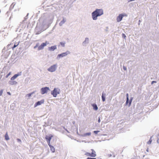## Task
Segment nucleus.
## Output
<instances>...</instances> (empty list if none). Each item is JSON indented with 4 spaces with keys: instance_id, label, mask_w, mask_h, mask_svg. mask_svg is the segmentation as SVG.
<instances>
[{
    "instance_id": "nucleus-7",
    "label": "nucleus",
    "mask_w": 159,
    "mask_h": 159,
    "mask_svg": "<svg viewBox=\"0 0 159 159\" xmlns=\"http://www.w3.org/2000/svg\"><path fill=\"white\" fill-rule=\"evenodd\" d=\"M127 15L125 14H120L117 17L116 20L117 22L120 21L122 19L123 17L124 16H127Z\"/></svg>"
},
{
    "instance_id": "nucleus-34",
    "label": "nucleus",
    "mask_w": 159,
    "mask_h": 159,
    "mask_svg": "<svg viewBox=\"0 0 159 159\" xmlns=\"http://www.w3.org/2000/svg\"><path fill=\"white\" fill-rule=\"evenodd\" d=\"M7 93L8 95H11V93H10L9 92H7Z\"/></svg>"
},
{
    "instance_id": "nucleus-33",
    "label": "nucleus",
    "mask_w": 159,
    "mask_h": 159,
    "mask_svg": "<svg viewBox=\"0 0 159 159\" xmlns=\"http://www.w3.org/2000/svg\"><path fill=\"white\" fill-rule=\"evenodd\" d=\"M98 132V131H94V133H95V134H97Z\"/></svg>"
},
{
    "instance_id": "nucleus-15",
    "label": "nucleus",
    "mask_w": 159,
    "mask_h": 159,
    "mask_svg": "<svg viewBox=\"0 0 159 159\" xmlns=\"http://www.w3.org/2000/svg\"><path fill=\"white\" fill-rule=\"evenodd\" d=\"M66 21V20L65 19L63 18L62 20H61L60 22L59 23V25L60 26H62L63 24Z\"/></svg>"
},
{
    "instance_id": "nucleus-36",
    "label": "nucleus",
    "mask_w": 159,
    "mask_h": 159,
    "mask_svg": "<svg viewBox=\"0 0 159 159\" xmlns=\"http://www.w3.org/2000/svg\"><path fill=\"white\" fill-rule=\"evenodd\" d=\"M128 2H131L132 1H134V0H128Z\"/></svg>"
},
{
    "instance_id": "nucleus-30",
    "label": "nucleus",
    "mask_w": 159,
    "mask_h": 159,
    "mask_svg": "<svg viewBox=\"0 0 159 159\" xmlns=\"http://www.w3.org/2000/svg\"><path fill=\"white\" fill-rule=\"evenodd\" d=\"M123 69L125 70H126V67L125 66H123Z\"/></svg>"
},
{
    "instance_id": "nucleus-6",
    "label": "nucleus",
    "mask_w": 159,
    "mask_h": 159,
    "mask_svg": "<svg viewBox=\"0 0 159 159\" xmlns=\"http://www.w3.org/2000/svg\"><path fill=\"white\" fill-rule=\"evenodd\" d=\"M57 68V66L56 65H54L51 66L48 69V70L51 72H53L55 71Z\"/></svg>"
},
{
    "instance_id": "nucleus-4",
    "label": "nucleus",
    "mask_w": 159,
    "mask_h": 159,
    "mask_svg": "<svg viewBox=\"0 0 159 159\" xmlns=\"http://www.w3.org/2000/svg\"><path fill=\"white\" fill-rule=\"evenodd\" d=\"M92 152L90 153L88 152H86L84 155L87 156H90L93 157H95L96 156L95 151L93 149H91Z\"/></svg>"
},
{
    "instance_id": "nucleus-16",
    "label": "nucleus",
    "mask_w": 159,
    "mask_h": 159,
    "mask_svg": "<svg viewBox=\"0 0 159 159\" xmlns=\"http://www.w3.org/2000/svg\"><path fill=\"white\" fill-rule=\"evenodd\" d=\"M5 139L6 140H8L9 139V138L8 134L7 132H6L5 135Z\"/></svg>"
},
{
    "instance_id": "nucleus-32",
    "label": "nucleus",
    "mask_w": 159,
    "mask_h": 159,
    "mask_svg": "<svg viewBox=\"0 0 159 159\" xmlns=\"http://www.w3.org/2000/svg\"><path fill=\"white\" fill-rule=\"evenodd\" d=\"M156 82L155 81H153L152 82V84H153V83H156Z\"/></svg>"
},
{
    "instance_id": "nucleus-8",
    "label": "nucleus",
    "mask_w": 159,
    "mask_h": 159,
    "mask_svg": "<svg viewBox=\"0 0 159 159\" xmlns=\"http://www.w3.org/2000/svg\"><path fill=\"white\" fill-rule=\"evenodd\" d=\"M70 52L69 51H67L65 52H63L61 54H58L57 55V57L59 58L62 57L66 56L67 55L70 54Z\"/></svg>"
},
{
    "instance_id": "nucleus-19",
    "label": "nucleus",
    "mask_w": 159,
    "mask_h": 159,
    "mask_svg": "<svg viewBox=\"0 0 159 159\" xmlns=\"http://www.w3.org/2000/svg\"><path fill=\"white\" fill-rule=\"evenodd\" d=\"M127 98H126V104H127L128 103V102L129 101V94L128 93H127L126 95Z\"/></svg>"
},
{
    "instance_id": "nucleus-17",
    "label": "nucleus",
    "mask_w": 159,
    "mask_h": 159,
    "mask_svg": "<svg viewBox=\"0 0 159 159\" xmlns=\"http://www.w3.org/2000/svg\"><path fill=\"white\" fill-rule=\"evenodd\" d=\"M34 93V92L30 93L26 95V97L30 98L31 96Z\"/></svg>"
},
{
    "instance_id": "nucleus-5",
    "label": "nucleus",
    "mask_w": 159,
    "mask_h": 159,
    "mask_svg": "<svg viewBox=\"0 0 159 159\" xmlns=\"http://www.w3.org/2000/svg\"><path fill=\"white\" fill-rule=\"evenodd\" d=\"M49 43L47 41H46L45 43H42L40 46L38 47V50H41L43 49L44 47L46 46L47 44H48Z\"/></svg>"
},
{
    "instance_id": "nucleus-11",
    "label": "nucleus",
    "mask_w": 159,
    "mask_h": 159,
    "mask_svg": "<svg viewBox=\"0 0 159 159\" xmlns=\"http://www.w3.org/2000/svg\"><path fill=\"white\" fill-rule=\"evenodd\" d=\"M44 101L43 100H42L40 101H38L36 102L34 105V107H36L42 104L43 103Z\"/></svg>"
},
{
    "instance_id": "nucleus-22",
    "label": "nucleus",
    "mask_w": 159,
    "mask_h": 159,
    "mask_svg": "<svg viewBox=\"0 0 159 159\" xmlns=\"http://www.w3.org/2000/svg\"><path fill=\"white\" fill-rule=\"evenodd\" d=\"M113 156V157H115V155L113 154V153H112V155L111 154H108V156L109 157H111V156Z\"/></svg>"
},
{
    "instance_id": "nucleus-23",
    "label": "nucleus",
    "mask_w": 159,
    "mask_h": 159,
    "mask_svg": "<svg viewBox=\"0 0 159 159\" xmlns=\"http://www.w3.org/2000/svg\"><path fill=\"white\" fill-rule=\"evenodd\" d=\"M152 141V140L151 139V138L149 141L147 143L148 144H150L151 143Z\"/></svg>"
},
{
    "instance_id": "nucleus-26",
    "label": "nucleus",
    "mask_w": 159,
    "mask_h": 159,
    "mask_svg": "<svg viewBox=\"0 0 159 159\" xmlns=\"http://www.w3.org/2000/svg\"><path fill=\"white\" fill-rule=\"evenodd\" d=\"M132 98L130 99V101H129V106H130L131 104V103L132 102Z\"/></svg>"
},
{
    "instance_id": "nucleus-14",
    "label": "nucleus",
    "mask_w": 159,
    "mask_h": 159,
    "mask_svg": "<svg viewBox=\"0 0 159 159\" xmlns=\"http://www.w3.org/2000/svg\"><path fill=\"white\" fill-rule=\"evenodd\" d=\"M94 110H97L98 109V107L96 104H93L92 105Z\"/></svg>"
},
{
    "instance_id": "nucleus-21",
    "label": "nucleus",
    "mask_w": 159,
    "mask_h": 159,
    "mask_svg": "<svg viewBox=\"0 0 159 159\" xmlns=\"http://www.w3.org/2000/svg\"><path fill=\"white\" fill-rule=\"evenodd\" d=\"M90 133H87L84 134V136H89L91 135Z\"/></svg>"
},
{
    "instance_id": "nucleus-13",
    "label": "nucleus",
    "mask_w": 159,
    "mask_h": 159,
    "mask_svg": "<svg viewBox=\"0 0 159 159\" xmlns=\"http://www.w3.org/2000/svg\"><path fill=\"white\" fill-rule=\"evenodd\" d=\"M57 49L56 46H52L49 48V50L50 51H54Z\"/></svg>"
},
{
    "instance_id": "nucleus-27",
    "label": "nucleus",
    "mask_w": 159,
    "mask_h": 159,
    "mask_svg": "<svg viewBox=\"0 0 159 159\" xmlns=\"http://www.w3.org/2000/svg\"><path fill=\"white\" fill-rule=\"evenodd\" d=\"M2 93H3V90H1L0 91V96H1L2 95Z\"/></svg>"
},
{
    "instance_id": "nucleus-20",
    "label": "nucleus",
    "mask_w": 159,
    "mask_h": 159,
    "mask_svg": "<svg viewBox=\"0 0 159 159\" xmlns=\"http://www.w3.org/2000/svg\"><path fill=\"white\" fill-rule=\"evenodd\" d=\"M102 99L103 102H104L105 101V98L104 96L103 95V93L102 94Z\"/></svg>"
},
{
    "instance_id": "nucleus-28",
    "label": "nucleus",
    "mask_w": 159,
    "mask_h": 159,
    "mask_svg": "<svg viewBox=\"0 0 159 159\" xmlns=\"http://www.w3.org/2000/svg\"><path fill=\"white\" fill-rule=\"evenodd\" d=\"M122 36L124 38H125L126 37V35H125V34H122Z\"/></svg>"
},
{
    "instance_id": "nucleus-29",
    "label": "nucleus",
    "mask_w": 159,
    "mask_h": 159,
    "mask_svg": "<svg viewBox=\"0 0 159 159\" xmlns=\"http://www.w3.org/2000/svg\"><path fill=\"white\" fill-rule=\"evenodd\" d=\"M17 141L18 142H21V140L20 139H17Z\"/></svg>"
},
{
    "instance_id": "nucleus-35",
    "label": "nucleus",
    "mask_w": 159,
    "mask_h": 159,
    "mask_svg": "<svg viewBox=\"0 0 159 159\" xmlns=\"http://www.w3.org/2000/svg\"><path fill=\"white\" fill-rule=\"evenodd\" d=\"M100 122V118H98V122L99 123Z\"/></svg>"
},
{
    "instance_id": "nucleus-10",
    "label": "nucleus",
    "mask_w": 159,
    "mask_h": 159,
    "mask_svg": "<svg viewBox=\"0 0 159 159\" xmlns=\"http://www.w3.org/2000/svg\"><path fill=\"white\" fill-rule=\"evenodd\" d=\"M49 90V89L48 87H45L42 88L41 89V93L42 94H44L47 93L48 90Z\"/></svg>"
},
{
    "instance_id": "nucleus-9",
    "label": "nucleus",
    "mask_w": 159,
    "mask_h": 159,
    "mask_svg": "<svg viewBox=\"0 0 159 159\" xmlns=\"http://www.w3.org/2000/svg\"><path fill=\"white\" fill-rule=\"evenodd\" d=\"M53 137V135L52 134H50L49 136H46L45 139L48 143V145L50 144V141Z\"/></svg>"
},
{
    "instance_id": "nucleus-31",
    "label": "nucleus",
    "mask_w": 159,
    "mask_h": 159,
    "mask_svg": "<svg viewBox=\"0 0 159 159\" xmlns=\"http://www.w3.org/2000/svg\"><path fill=\"white\" fill-rule=\"evenodd\" d=\"M38 44H37L36 46L34 47V48H35L38 46Z\"/></svg>"
},
{
    "instance_id": "nucleus-24",
    "label": "nucleus",
    "mask_w": 159,
    "mask_h": 159,
    "mask_svg": "<svg viewBox=\"0 0 159 159\" xmlns=\"http://www.w3.org/2000/svg\"><path fill=\"white\" fill-rule=\"evenodd\" d=\"M60 44L62 46L64 47L65 46V43L63 42H61Z\"/></svg>"
},
{
    "instance_id": "nucleus-2",
    "label": "nucleus",
    "mask_w": 159,
    "mask_h": 159,
    "mask_svg": "<svg viewBox=\"0 0 159 159\" xmlns=\"http://www.w3.org/2000/svg\"><path fill=\"white\" fill-rule=\"evenodd\" d=\"M21 75V72L20 73L15 75L11 78V81H9V84L11 85H16L17 84V82L16 81H14V80L16 79L18 76L20 75Z\"/></svg>"
},
{
    "instance_id": "nucleus-1",
    "label": "nucleus",
    "mask_w": 159,
    "mask_h": 159,
    "mask_svg": "<svg viewBox=\"0 0 159 159\" xmlns=\"http://www.w3.org/2000/svg\"><path fill=\"white\" fill-rule=\"evenodd\" d=\"M103 14V10L102 9H96L92 13V18L93 20H96L98 16H100Z\"/></svg>"
},
{
    "instance_id": "nucleus-25",
    "label": "nucleus",
    "mask_w": 159,
    "mask_h": 159,
    "mask_svg": "<svg viewBox=\"0 0 159 159\" xmlns=\"http://www.w3.org/2000/svg\"><path fill=\"white\" fill-rule=\"evenodd\" d=\"M11 72H10L6 76V78H8V77L11 75Z\"/></svg>"
},
{
    "instance_id": "nucleus-3",
    "label": "nucleus",
    "mask_w": 159,
    "mask_h": 159,
    "mask_svg": "<svg viewBox=\"0 0 159 159\" xmlns=\"http://www.w3.org/2000/svg\"><path fill=\"white\" fill-rule=\"evenodd\" d=\"M60 89L58 88H55L54 89L51 91V93L54 97H56L57 95L60 93Z\"/></svg>"
},
{
    "instance_id": "nucleus-12",
    "label": "nucleus",
    "mask_w": 159,
    "mask_h": 159,
    "mask_svg": "<svg viewBox=\"0 0 159 159\" xmlns=\"http://www.w3.org/2000/svg\"><path fill=\"white\" fill-rule=\"evenodd\" d=\"M48 145L49 146V147L50 148L51 150L52 151V152L53 153V152H55V149L54 148V147L53 146H52L50 144H48Z\"/></svg>"
},
{
    "instance_id": "nucleus-18",
    "label": "nucleus",
    "mask_w": 159,
    "mask_h": 159,
    "mask_svg": "<svg viewBox=\"0 0 159 159\" xmlns=\"http://www.w3.org/2000/svg\"><path fill=\"white\" fill-rule=\"evenodd\" d=\"M19 42L18 43H15V44L14 45L13 47L12 48V50H14V48H15L16 47H17L19 44Z\"/></svg>"
}]
</instances>
